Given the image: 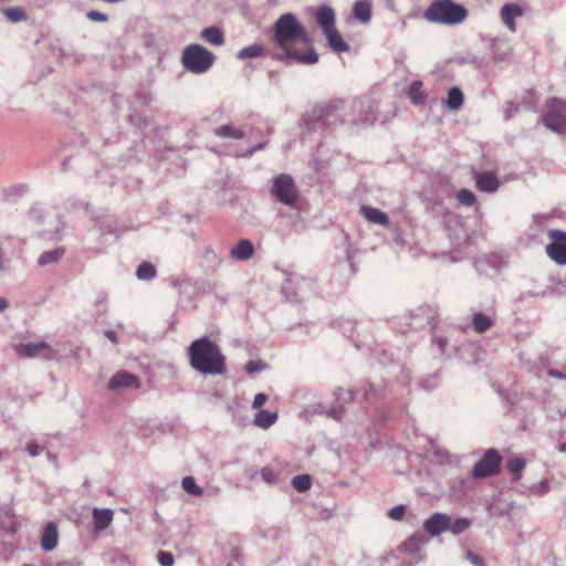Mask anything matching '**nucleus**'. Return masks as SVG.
<instances>
[{"mask_svg":"<svg viewBox=\"0 0 566 566\" xmlns=\"http://www.w3.org/2000/svg\"><path fill=\"white\" fill-rule=\"evenodd\" d=\"M433 340H434L436 345L438 346L440 353L443 354V355L450 356L452 352H457L458 350V346L457 345H452L451 346V350L448 349V347H449V339H448V337L434 336Z\"/></svg>","mask_w":566,"mask_h":566,"instance_id":"ea45409f","label":"nucleus"},{"mask_svg":"<svg viewBox=\"0 0 566 566\" xmlns=\"http://www.w3.org/2000/svg\"><path fill=\"white\" fill-rule=\"evenodd\" d=\"M457 200L464 207H472L475 202V196L469 189H461L457 192Z\"/></svg>","mask_w":566,"mask_h":566,"instance_id":"58836bf2","label":"nucleus"},{"mask_svg":"<svg viewBox=\"0 0 566 566\" xmlns=\"http://www.w3.org/2000/svg\"><path fill=\"white\" fill-rule=\"evenodd\" d=\"M6 19L11 23H19L28 19V14L22 7H9L1 10Z\"/></svg>","mask_w":566,"mask_h":566,"instance_id":"7c9ffc66","label":"nucleus"},{"mask_svg":"<svg viewBox=\"0 0 566 566\" xmlns=\"http://www.w3.org/2000/svg\"><path fill=\"white\" fill-rule=\"evenodd\" d=\"M353 13L360 22H369L371 19V3L368 0H357L353 7Z\"/></svg>","mask_w":566,"mask_h":566,"instance_id":"393cba45","label":"nucleus"},{"mask_svg":"<svg viewBox=\"0 0 566 566\" xmlns=\"http://www.w3.org/2000/svg\"><path fill=\"white\" fill-rule=\"evenodd\" d=\"M483 265H484V261L483 260H480L478 262H475V269L480 272L483 271Z\"/></svg>","mask_w":566,"mask_h":566,"instance_id":"69168bd1","label":"nucleus"},{"mask_svg":"<svg viewBox=\"0 0 566 566\" xmlns=\"http://www.w3.org/2000/svg\"><path fill=\"white\" fill-rule=\"evenodd\" d=\"M410 318L413 321L410 325L415 328H420L424 325L434 327L437 325L438 311L434 306L423 305L410 313Z\"/></svg>","mask_w":566,"mask_h":566,"instance_id":"9b49d317","label":"nucleus"},{"mask_svg":"<svg viewBox=\"0 0 566 566\" xmlns=\"http://www.w3.org/2000/svg\"><path fill=\"white\" fill-rule=\"evenodd\" d=\"M157 274L155 265L150 262H143L139 264L136 271V276L142 281H150Z\"/></svg>","mask_w":566,"mask_h":566,"instance_id":"72a5a7b5","label":"nucleus"},{"mask_svg":"<svg viewBox=\"0 0 566 566\" xmlns=\"http://www.w3.org/2000/svg\"><path fill=\"white\" fill-rule=\"evenodd\" d=\"M277 421V413L269 410H259L254 416V424L268 429Z\"/></svg>","mask_w":566,"mask_h":566,"instance_id":"bb28decb","label":"nucleus"},{"mask_svg":"<svg viewBox=\"0 0 566 566\" xmlns=\"http://www.w3.org/2000/svg\"><path fill=\"white\" fill-rule=\"evenodd\" d=\"M17 532V527L14 525H11L7 528V533L12 535Z\"/></svg>","mask_w":566,"mask_h":566,"instance_id":"338daca9","label":"nucleus"},{"mask_svg":"<svg viewBox=\"0 0 566 566\" xmlns=\"http://www.w3.org/2000/svg\"><path fill=\"white\" fill-rule=\"evenodd\" d=\"M450 516L446 513L436 512L424 520L422 527L430 536L436 537L448 532Z\"/></svg>","mask_w":566,"mask_h":566,"instance_id":"f8f14e48","label":"nucleus"},{"mask_svg":"<svg viewBox=\"0 0 566 566\" xmlns=\"http://www.w3.org/2000/svg\"><path fill=\"white\" fill-rule=\"evenodd\" d=\"M360 213L366 220H368L371 223L381 226H389L390 223L388 216L377 208L370 206H361Z\"/></svg>","mask_w":566,"mask_h":566,"instance_id":"4be33fe9","label":"nucleus"},{"mask_svg":"<svg viewBox=\"0 0 566 566\" xmlns=\"http://www.w3.org/2000/svg\"><path fill=\"white\" fill-rule=\"evenodd\" d=\"M471 526V521L467 517H458L454 521L450 518V526L448 531L453 535H460L464 533Z\"/></svg>","mask_w":566,"mask_h":566,"instance_id":"f704fd0d","label":"nucleus"},{"mask_svg":"<svg viewBox=\"0 0 566 566\" xmlns=\"http://www.w3.org/2000/svg\"><path fill=\"white\" fill-rule=\"evenodd\" d=\"M547 375L549 377L556 378L558 380H566V367L562 370L558 369H548Z\"/></svg>","mask_w":566,"mask_h":566,"instance_id":"864d4df0","label":"nucleus"},{"mask_svg":"<svg viewBox=\"0 0 566 566\" xmlns=\"http://www.w3.org/2000/svg\"><path fill=\"white\" fill-rule=\"evenodd\" d=\"M57 528L54 523H48L41 536V546L44 551H53L57 545Z\"/></svg>","mask_w":566,"mask_h":566,"instance_id":"aec40b11","label":"nucleus"},{"mask_svg":"<svg viewBox=\"0 0 566 566\" xmlns=\"http://www.w3.org/2000/svg\"><path fill=\"white\" fill-rule=\"evenodd\" d=\"M338 123H343V120L337 114V106L335 104L314 107L307 116V126L311 130L336 125Z\"/></svg>","mask_w":566,"mask_h":566,"instance_id":"0eeeda50","label":"nucleus"},{"mask_svg":"<svg viewBox=\"0 0 566 566\" xmlns=\"http://www.w3.org/2000/svg\"><path fill=\"white\" fill-rule=\"evenodd\" d=\"M406 513V506L403 504L396 505L388 511V517L394 521H401Z\"/></svg>","mask_w":566,"mask_h":566,"instance_id":"a18cd8bd","label":"nucleus"},{"mask_svg":"<svg viewBox=\"0 0 566 566\" xmlns=\"http://www.w3.org/2000/svg\"><path fill=\"white\" fill-rule=\"evenodd\" d=\"M495 322L491 315L482 312L473 313L472 327L478 334H483L494 326Z\"/></svg>","mask_w":566,"mask_h":566,"instance_id":"b1692460","label":"nucleus"},{"mask_svg":"<svg viewBox=\"0 0 566 566\" xmlns=\"http://www.w3.org/2000/svg\"><path fill=\"white\" fill-rule=\"evenodd\" d=\"M327 38L328 45L336 52H347L349 45L343 40L342 35L336 29L329 30L324 33Z\"/></svg>","mask_w":566,"mask_h":566,"instance_id":"a878e982","label":"nucleus"},{"mask_svg":"<svg viewBox=\"0 0 566 566\" xmlns=\"http://www.w3.org/2000/svg\"><path fill=\"white\" fill-rule=\"evenodd\" d=\"M420 86L421 83L416 81L410 85L409 88L410 99L417 105L422 104L426 99V96L420 92Z\"/></svg>","mask_w":566,"mask_h":566,"instance_id":"a19ab883","label":"nucleus"},{"mask_svg":"<svg viewBox=\"0 0 566 566\" xmlns=\"http://www.w3.org/2000/svg\"><path fill=\"white\" fill-rule=\"evenodd\" d=\"M88 20L94 22H106L108 17L99 11L91 10L86 13Z\"/></svg>","mask_w":566,"mask_h":566,"instance_id":"09e8293b","label":"nucleus"},{"mask_svg":"<svg viewBox=\"0 0 566 566\" xmlns=\"http://www.w3.org/2000/svg\"><path fill=\"white\" fill-rule=\"evenodd\" d=\"M424 18L440 24H458L462 22L468 10L462 4L454 3L451 0H434L424 11Z\"/></svg>","mask_w":566,"mask_h":566,"instance_id":"7ed1b4c3","label":"nucleus"},{"mask_svg":"<svg viewBox=\"0 0 566 566\" xmlns=\"http://www.w3.org/2000/svg\"><path fill=\"white\" fill-rule=\"evenodd\" d=\"M214 61V54L200 44L187 45L181 55L182 66L193 74L206 73L213 65Z\"/></svg>","mask_w":566,"mask_h":566,"instance_id":"20e7f679","label":"nucleus"},{"mask_svg":"<svg viewBox=\"0 0 566 566\" xmlns=\"http://www.w3.org/2000/svg\"><path fill=\"white\" fill-rule=\"evenodd\" d=\"M525 465H526V462L521 457H515V458L511 459L510 461H507V463H506V468H507L509 472L515 475L513 478V480L520 479V473L525 469Z\"/></svg>","mask_w":566,"mask_h":566,"instance_id":"c9c22d12","label":"nucleus"},{"mask_svg":"<svg viewBox=\"0 0 566 566\" xmlns=\"http://www.w3.org/2000/svg\"><path fill=\"white\" fill-rule=\"evenodd\" d=\"M437 385H438V375H431L430 377H428L427 379H424L421 382V387L427 391L433 390L437 387Z\"/></svg>","mask_w":566,"mask_h":566,"instance_id":"de8ad7c7","label":"nucleus"},{"mask_svg":"<svg viewBox=\"0 0 566 566\" xmlns=\"http://www.w3.org/2000/svg\"><path fill=\"white\" fill-rule=\"evenodd\" d=\"M55 54H56L57 56L62 57V59H64V57H67V56H69V54L66 53V51H65L64 49H62V48L57 49V50H56V52H55Z\"/></svg>","mask_w":566,"mask_h":566,"instance_id":"e2e57ef3","label":"nucleus"},{"mask_svg":"<svg viewBox=\"0 0 566 566\" xmlns=\"http://www.w3.org/2000/svg\"><path fill=\"white\" fill-rule=\"evenodd\" d=\"M205 259L210 261V262H213L214 266L219 265L221 263L220 259L218 258V255L211 251V250H208L205 254Z\"/></svg>","mask_w":566,"mask_h":566,"instance_id":"4d7b16f0","label":"nucleus"},{"mask_svg":"<svg viewBox=\"0 0 566 566\" xmlns=\"http://www.w3.org/2000/svg\"><path fill=\"white\" fill-rule=\"evenodd\" d=\"M315 18L324 33L335 29V12L331 7H319L316 11Z\"/></svg>","mask_w":566,"mask_h":566,"instance_id":"a211bd4d","label":"nucleus"},{"mask_svg":"<svg viewBox=\"0 0 566 566\" xmlns=\"http://www.w3.org/2000/svg\"><path fill=\"white\" fill-rule=\"evenodd\" d=\"M107 387L109 390L113 391L128 388L137 389L140 387V380L136 375L129 371L119 370L112 376Z\"/></svg>","mask_w":566,"mask_h":566,"instance_id":"ddd939ff","label":"nucleus"},{"mask_svg":"<svg viewBox=\"0 0 566 566\" xmlns=\"http://www.w3.org/2000/svg\"><path fill=\"white\" fill-rule=\"evenodd\" d=\"M105 337H107L112 343H117V334L114 331H105Z\"/></svg>","mask_w":566,"mask_h":566,"instance_id":"13d9d810","label":"nucleus"},{"mask_svg":"<svg viewBox=\"0 0 566 566\" xmlns=\"http://www.w3.org/2000/svg\"><path fill=\"white\" fill-rule=\"evenodd\" d=\"M549 491V483L547 480H542L531 486L530 492L534 495L542 496Z\"/></svg>","mask_w":566,"mask_h":566,"instance_id":"37998d69","label":"nucleus"},{"mask_svg":"<svg viewBox=\"0 0 566 566\" xmlns=\"http://www.w3.org/2000/svg\"><path fill=\"white\" fill-rule=\"evenodd\" d=\"M27 452L32 458L38 457L40 454V447H39V444L35 443V442H29L27 444Z\"/></svg>","mask_w":566,"mask_h":566,"instance_id":"6e6d98bb","label":"nucleus"},{"mask_svg":"<svg viewBox=\"0 0 566 566\" xmlns=\"http://www.w3.org/2000/svg\"><path fill=\"white\" fill-rule=\"evenodd\" d=\"M266 367L268 365L263 360H249L245 365V370L249 375H252L256 371L264 370Z\"/></svg>","mask_w":566,"mask_h":566,"instance_id":"c03bdc74","label":"nucleus"},{"mask_svg":"<svg viewBox=\"0 0 566 566\" xmlns=\"http://www.w3.org/2000/svg\"><path fill=\"white\" fill-rule=\"evenodd\" d=\"M261 479L270 485L277 483V478L274 470L270 467H264L260 471Z\"/></svg>","mask_w":566,"mask_h":566,"instance_id":"79ce46f5","label":"nucleus"},{"mask_svg":"<svg viewBox=\"0 0 566 566\" xmlns=\"http://www.w3.org/2000/svg\"><path fill=\"white\" fill-rule=\"evenodd\" d=\"M18 353L20 356L30 358L40 356L42 354L45 357H51L50 346L44 342L21 344L18 347Z\"/></svg>","mask_w":566,"mask_h":566,"instance_id":"2eb2a0df","label":"nucleus"},{"mask_svg":"<svg viewBox=\"0 0 566 566\" xmlns=\"http://www.w3.org/2000/svg\"><path fill=\"white\" fill-rule=\"evenodd\" d=\"M427 543V536L423 533L417 532L402 543L401 548L408 554H415L418 553Z\"/></svg>","mask_w":566,"mask_h":566,"instance_id":"5701e85b","label":"nucleus"},{"mask_svg":"<svg viewBox=\"0 0 566 566\" xmlns=\"http://www.w3.org/2000/svg\"><path fill=\"white\" fill-rule=\"evenodd\" d=\"M467 559L474 566H485L484 559L473 552L467 553Z\"/></svg>","mask_w":566,"mask_h":566,"instance_id":"8fccbe9b","label":"nucleus"},{"mask_svg":"<svg viewBox=\"0 0 566 566\" xmlns=\"http://www.w3.org/2000/svg\"><path fill=\"white\" fill-rule=\"evenodd\" d=\"M265 144H266V143H260V144H258V145L253 146V147L249 150V154H250V155H252L253 153H255V151H258V150H261V149L264 147V145H265Z\"/></svg>","mask_w":566,"mask_h":566,"instance_id":"052dcab7","label":"nucleus"},{"mask_svg":"<svg viewBox=\"0 0 566 566\" xmlns=\"http://www.w3.org/2000/svg\"><path fill=\"white\" fill-rule=\"evenodd\" d=\"M201 36L213 45H222L224 43V36L222 31L217 27L205 28L201 32Z\"/></svg>","mask_w":566,"mask_h":566,"instance_id":"c756f323","label":"nucleus"},{"mask_svg":"<svg viewBox=\"0 0 566 566\" xmlns=\"http://www.w3.org/2000/svg\"><path fill=\"white\" fill-rule=\"evenodd\" d=\"M254 252V245L249 239H240L238 243L231 248L230 256L234 260L247 261L253 256Z\"/></svg>","mask_w":566,"mask_h":566,"instance_id":"f3484780","label":"nucleus"},{"mask_svg":"<svg viewBox=\"0 0 566 566\" xmlns=\"http://www.w3.org/2000/svg\"><path fill=\"white\" fill-rule=\"evenodd\" d=\"M214 134L221 138H230V139H243L245 137V133L242 129L235 128L231 125H222L214 129Z\"/></svg>","mask_w":566,"mask_h":566,"instance_id":"c85d7f7f","label":"nucleus"},{"mask_svg":"<svg viewBox=\"0 0 566 566\" xmlns=\"http://www.w3.org/2000/svg\"><path fill=\"white\" fill-rule=\"evenodd\" d=\"M272 36L274 43L283 51V54L277 56L279 60L300 64L317 63L318 55L295 14H282L272 28Z\"/></svg>","mask_w":566,"mask_h":566,"instance_id":"f257e3e1","label":"nucleus"},{"mask_svg":"<svg viewBox=\"0 0 566 566\" xmlns=\"http://www.w3.org/2000/svg\"><path fill=\"white\" fill-rule=\"evenodd\" d=\"M8 307V301L3 297H0V312H3Z\"/></svg>","mask_w":566,"mask_h":566,"instance_id":"0e129e2a","label":"nucleus"},{"mask_svg":"<svg viewBox=\"0 0 566 566\" xmlns=\"http://www.w3.org/2000/svg\"><path fill=\"white\" fill-rule=\"evenodd\" d=\"M345 390L342 387H336L333 390V396L335 398V405L327 407L323 403H317L315 411H318L319 413L326 415L329 418L339 420L344 413V409L338 402L342 400V397L344 395Z\"/></svg>","mask_w":566,"mask_h":566,"instance_id":"4468645a","label":"nucleus"},{"mask_svg":"<svg viewBox=\"0 0 566 566\" xmlns=\"http://www.w3.org/2000/svg\"><path fill=\"white\" fill-rule=\"evenodd\" d=\"M558 413H559V417L563 419V418H566V408L565 409H559L558 410Z\"/></svg>","mask_w":566,"mask_h":566,"instance_id":"774afa93","label":"nucleus"},{"mask_svg":"<svg viewBox=\"0 0 566 566\" xmlns=\"http://www.w3.org/2000/svg\"><path fill=\"white\" fill-rule=\"evenodd\" d=\"M264 48L261 44H251L248 46L242 48L238 54L237 57L239 60H247V59H254L263 55Z\"/></svg>","mask_w":566,"mask_h":566,"instance_id":"473e14b6","label":"nucleus"},{"mask_svg":"<svg viewBox=\"0 0 566 566\" xmlns=\"http://www.w3.org/2000/svg\"><path fill=\"white\" fill-rule=\"evenodd\" d=\"M43 214H44V211L41 207H33L31 210H30V217L35 220L38 223H42L43 222Z\"/></svg>","mask_w":566,"mask_h":566,"instance_id":"3c124183","label":"nucleus"},{"mask_svg":"<svg viewBox=\"0 0 566 566\" xmlns=\"http://www.w3.org/2000/svg\"><path fill=\"white\" fill-rule=\"evenodd\" d=\"M475 181L478 189L484 192H494L500 186L496 175L490 171L478 174Z\"/></svg>","mask_w":566,"mask_h":566,"instance_id":"6ab92c4d","label":"nucleus"},{"mask_svg":"<svg viewBox=\"0 0 566 566\" xmlns=\"http://www.w3.org/2000/svg\"><path fill=\"white\" fill-rule=\"evenodd\" d=\"M523 11L520 6L514 3H506L501 10V18L503 23L511 30L515 31V18L521 17Z\"/></svg>","mask_w":566,"mask_h":566,"instance_id":"412c9836","label":"nucleus"},{"mask_svg":"<svg viewBox=\"0 0 566 566\" xmlns=\"http://www.w3.org/2000/svg\"><path fill=\"white\" fill-rule=\"evenodd\" d=\"M190 366L203 375H221L226 370V357L209 337L193 340L188 348Z\"/></svg>","mask_w":566,"mask_h":566,"instance_id":"f03ea898","label":"nucleus"},{"mask_svg":"<svg viewBox=\"0 0 566 566\" xmlns=\"http://www.w3.org/2000/svg\"><path fill=\"white\" fill-rule=\"evenodd\" d=\"M271 193L287 207H295L298 201V191L294 179L287 174H281L273 179Z\"/></svg>","mask_w":566,"mask_h":566,"instance_id":"39448f33","label":"nucleus"},{"mask_svg":"<svg viewBox=\"0 0 566 566\" xmlns=\"http://www.w3.org/2000/svg\"><path fill=\"white\" fill-rule=\"evenodd\" d=\"M292 486L298 492H306L310 490L312 482L311 476L307 474L295 475L291 482Z\"/></svg>","mask_w":566,"mask_h":566,"instance_id":"4c0bfd02","label":"nucleus"},{"mask_svg":"<svg viewBox=\"0 0 566 566\" xmlns=\"http://www.w3.org/2000/svg\"><path fill=\"white\" fill-rule=\"evenodd\" d=\"M157 560L161 566H172L175 563L172 554L166 551L157 553Z\"/></svg>","mask_w":566,"mask_h":566,"instance_id":"49530a36","label":"nucleus"},{"mask_svg":"<svg viewBox=\"0 0 566 566\" xmlns=\"http://www.w3.org/2000/svg\"><path fill=\"white\" fill-rule=\"evenodd\" d=\"M93 530L95 533L105 531L113 521L114 512L111 509H93Z\"/></svg>","mask_w":566,"mask_h":566,"instance_id":"dca6fc26","label":"nucleus"},{"mask_svg":"<svg viewBox=\"0 0 566 566\" xmlns=\"http://www.w3.org/2000/svg\"><path fill=\"white\" fill-rule=\"evenodd\" d=\"M396 367L400 369V371L402 374V380L403 381H408L409 380V374L406 371V369L402 366H400V365H398Z\"/></svg>","mask_w":566,"mask_h":566,"instance_id":"680f3d73","label":"nucleus"},{"mask_svg":"<svg viewBox=\"0 0 566 566\" xmlns=\"http://www.w3.org/2000/svg\"><path fill=\"white\" fill-rule=\"evenodd\" d=\"M502 458L495 449H489L484 455L474 464L472 476L484 479L495 475L500 471Z\"/></svg>","mask_w":566,"mask_h":566,"instance_id":"6e6552de","label":"nucleus"},{"mask_svg":"<svg viewBox=\"0 0 566 566\" xmlns=\"http://www.w3.org/2000/svg\"><path fill=\"white\" fill-rule=\"evenodd\" d=\"M463 104V93L462 91L454 86L451 87L448 92V98L446 105L451 111H458Z\"/></svg>","mask_w":566,"mask_h":566,"instance_id":"2f4dec72","label":"nucleus"},{"mask_svg":"<svg viewBox=\"0 0 566 566\" xmlns=\"http://www.w3.org/2000/svg\"><path fill=\"white\" fill-rule=\"evenodd\" d=\"M356 327V323L352 322V321H346L344 326L342 327L343 329V334L346 335L347 337H353V332Z\"/></svg>","mask_w":566,"mask_h":566,"instance_id":"5fc2aeb1","label":"nucleus"},{"mask_svg":"<svg viewBox=\"0 0 566 566\" xmlns=\"http://www.w3.org/2000/svg\"><path fill=\"white\" fill-rule=\"evenodd\" d=\"M181 486L190 495L200 496L203 490L196 483L195 478L185 476L181 481Z\"/></svg>","mask_w":566,"mask_h":566,"instance_id":"e433bc0d","label":"nucleus"},{"mask_svg":"<svg viewBox=\"0 0 566 566\" xmlns=\"http://www.w3.org/2000/svg\"><path fill=\"white\" fill-rule=\"evenodd\" d=\"M517 112V106H513V104L510 105V108L505 112V118L510 119L514 113Z\"/></svg>","mask_w":566,"mask_h":566,"instance_id":"bf43d9fd","label":"nucleus"},{"mask_svg":"<svg viewBox=\"0 0 566 566\" xmlns=\"http://www.w3.org/2000/svg\"><path fill=\"white\" fill-rule=\"evenodd\" d=\"M386 385L375 386L368 380H364L358 384L355 388L348 391V400L353 401L361 397L365 400H369L371 398H380L384 395Z\"/></svg>","mask_w":566,"mask_h":566,"instance_id":"9d476101","label":"nucleus"},{"mask_svg":"<svg viewBox=\"0 0 566 566\" xmlns=\"http://www.w3.org/2000/svg\"><path fill=\"white\" fill-rule=\"evenodd\" d=\"M266 400H268V396L265 394H263V392L256 394L252 401V407L254 409H259L265 403Z\"/></svg>","mask_w":566,"mask_h":566,"instance_id":"603ef678","label":"nucleus"},{"mask_svg":"<svg viewBox=\"0 0 566 566\" xmlns=\"http://www.w3.org/2000/svg\"><path fill=\"white\" fill-rule=\"evenodd\" d=\"M554 242L546 247L547 255L559 265L566 264V232L562 230H551L548 232Z\"/></svg>","mask_w":566,"mask_h":566,"instance_id":"1a4fd4ad","label":"nucleus"},{"mask_svg":"<svg viewBox=\"0 0 566 566\" xmlns=\"http://www.w3.org/2000/svg\"><path fill=\"white\" fill-rule=\"evenodd\" d=\"M64 253H65L64 248H56L51 251H45L39 256L38 264L40 266L56 264L62 259Z\"/></svg>","mask_w":566,"mask_h":566,"instance_id":"cd10ccee","label":"nucleus"},{"mask_svg":"<svg viewBox=\"0 0 566 566\" xmlns=\"http://www.w3.org/2000/svg\"><path fill=\"white\" fill-rule=\"evenodd\" d=\"M543 123L552 132L566 134V102L552 98L546 104Z\"/></svg>","mask_w":566,"mask_h":566,"instance_id":"423d86ee","label":"nucleus"}]
</instances>
